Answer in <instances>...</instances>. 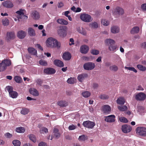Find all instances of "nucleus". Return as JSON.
Wrapping results in <instances>:
<instances>
[{
  "instance_id": "1",
  "label": "nucleus",
  "mask_w": 146,
  "mask_h": 146,
  "mask_svg": "<svg viewBox=\"0 0 146 146\" xmlns=\"http://www.w3.org/2000/svg\"><path fill=\"white\" fill-rule=\"evenodd\" d=\"M46 45L47 47L50 48H60V43L55 38L52 37L48 38L46 41Z\"/></svg>"
},
{
  "instance_id": "2",
  "label": "nucleus",
  "mask_w": 146,
  "mask_h": 146,
  "mask_svg": "<svg viewBox=\"0 0 146 146\" xmlns=\"http://www.w3.org/2000/svg\"><path fill=\"white\" fill-rule=\"evenodd\" d=\"M105 42L109 46L108 49L110 51L114 52L115 51L117 47L116 45H114L115 42L114 40L110 39H107Z\"/></svg>"
},
{
  "instance_id": "3",
  "label": "nucleus",
  "mask_w": 146,
  "mask_h": 146,
  "mask_svg": "<svg viewBox=\"0 0 146 146\" xmlns=\"http://www.w3.org/2000/svg\"><path fill=\"white\" fill-rule=\"evenodd\" d=\"M11 62L9 60L5 59L3 60L0 63V72L3 71L5 70L7 66L11 65Z\"/></svg>"
},
{
  "instance_id": "4",
  "label": "nucleus",
  "mask_w": 146,
  "mask_h": 146,
  "mask_svg": "<svg viewBox=\"0 0 146 146\" xmlns=\"http://www.w3.org/2000/svg\"><path fill=\"white\" fill-rule=\"evenodd\" d=\"M113 13L114 15H122L124 14V11L123 8L118 6L114 9Z\"/></svg>"
},
{
  "instance_id": "5",
  "label": "nucleus",
  "mask_w": 146,
  "mask_h": 146,
  "mask_svg": "<svg viewBox=\"0 0 146 146\" xmlns=\"http://www.w3.org/2000/svg\"><path fill=\"white\" fill-rule=\"evenodd\" d=\"M80 19L83 21L88 23L91 21L92 20L91 16L86 13L81 14L80 15Z\"/></svg>"
},
{
  "instance_id": "6",
  "label": "nucleus",
  "mask_w": 146,
  "mask_h": 146,
  "mask_svg": "<svg viewBox=\"0 0 146 146\" xmlns=\"http://www.w3.org/2000/svg\"><path fill=\"white\" fill-rule=\"evenodd\" d=\"M137 133L139 135L143 136H146V128L139 127H137L136 130Z\"/></svg>"
},
{
  "instance_id": "7",
  "label": "nucleus",
  "mask_w": 146,
  "mask_h": 146,
  "mask_svg": "<svg viewBox=\"0 0 146 146\" xmlns=\"http://www.w3.org/2000/svg\"><path fill=\"white\" fill-rule=\"evenodd\" d=\"M95 64L91 62L86 63L83 65L84 69L88 70H92L95 68Z\"/></svg>"
},
{
  "instance_id": "8",
  "label": "nucleus",
  "mask_w": 146,
  "mask_h": 146,
  "mask_svg": "<svg viewBox=\"0 0 146 146\" xmlns=\"http://www.w3.org/2000/svg\"><path fill=\"white\" fill-rule=\"evenodd\" d=\"M84 127L90 129H92L96 125L95 123L93 121H84L82 123Z\"/></svg>"
},
{
  "instance_id": "9",
  "label": "nucleus",
  "mask_w": 146,
  "mask_h": 146,
  "mask_svg": "<svg viewBox=\"0 0 146 146\" xmlns=\"http://www.w3.org/2000/svg\"><path fill=\"white\" fill-rule=\"evenodd\" d=\"M121 129L123 133H127L131 131L132 128L130 125L125 124L122 126Z\"/></svg>"
},
{
  "instance_id": "10",
  "label": "nucleus",
  "mask_w": 146,
  "mask_h": 146,
  "mask_svg": "<svg viewBox=\"0 0 146 146\" xmlns=\"http://www.w3.org/2000/svg\"><path fill=\"white\" fill-rule=\"evenodd\" d=\"M145 94L142 92H141L137 94L135 96V98L137 100L143 101L146 98Z\"/></svg>"
},
{
  "instance_id": "11",
  "label": "nucleus",
  "mask_w": 146,
  "mask_h": 146,
  "mask_svg": "<svg viewBox=\"0 0 146 146\" xmlns=\"http://www.w3.org/2000/svg\"><path fill=\"white\" fill-rule=\"evenodd\" d=\"M106 118L105 121L108 122H113L115 121L114 118L115 116L113 115H111L105 117Z\"/></svg>"
},
{
  "instance_id": "12",
  "label": "nucleus",
  "mask_w": 146,
  "mask_h": 146,
  "mask_svg": "<svg viewBox=\"0 0 146 146\" xmlns=\"http://www.w3.org/2000/svg\"><path fill=\"white\" fill-rule=\"evenodd\" d=\"M58 35L64 37L66 35V30L63 28H60L58 31Z\"/></svg>"
},
{
  "instance_id": "13",
  "label": "nucleus",
  "mask_w": 146,
  "mask_h": 146,
  "mask_svg": "<svg viewBox=\"0 0 146 146\" xmlns=\"http://www.w3.org/2000/svg\"><path fill=\"white\" fill-rule=\"evenodd\" d=\"M56 72V71L54 69L51 68L45 69L44 70V72L47 74H53Z\"/></svg>"
},
{
  "instance_id": "14",
  "label": "nucleus",
  "mask_w": 146,
  "mask_h": 146,
  "mask_svg": "<svg viewBox=\"0 0 146 146\" xmlns=\"http://www.w3.org/2000/svg\"><path fill=\"white\" fill-rule=\"evenodd\" d=\"M3 5L5 7L9 8H12L13 6L12 2L9 1L3 2Z\"/></svg>"
},
{
  "instance_id": "15",
  "label": "nucleus",
  "mask_w": 146,
  "mask_h": 146,
  "mask_svg": "<svg viewBox=\"0 0 146 146\" xmlns=\"http://www.w3.org/2000/svg\"><path fill=\"white\" fill-rule=\"evenodd\" d=\"M80 49L81 53L86 54L88 51L89 47L86 45H84L81 46Z\"/></svg>"
},
{
  "instance_id": "16",
  "label": "nucleus",
  "mask_w": 146,
  "mask_h": 146,
  "mask_svg": "<svg viewBox=\"0 0 146 146\" xmlns=\"http://www.w3.org/2000/svg\"><path fill=\"white\" fill-rule=\"evenodd\" d=\"M88 76V75L86 73H82L78 75V79L80 82H82Z\"/></svg>"
},
{
  "instance_id": "17",
  "label": "nucleus",
  "mask_w": 146,
  "mask_h": 146,
  "mask_svg": "<svg viewBox=\"0 0 146 146\" xmlns=\"http://www.w3.org/2000/svg\"><path fill=\"white\" fill-rule=\"evenodd\" d=\"M32 16L34 19L36 20L40 18L39 13L36 11H33Z\"/></svg>"
},
{
  "instance_id": "18",
  "label": "nucleus",
  "mask_w": 146,
  "mask_h": 146,
  "mask_svg": "<svg viewBox=\"0 0 146 146\" xmlns=\"http://www.w3.org/2000/svg\"><path fill=\"white\" fill-rule=\"evenodd\" d=\"M54 64L59 67H63L64 66L63 62L61 60L58 59H56L54 61Z\"/></svg>"
},
{
  "instance_id": "19",
  "label": "nucleus",
  "mask_w": 146,
  "mask_h": 146,
  "mask_svg": "<svg viewBox=\"0 0 146 146\" xmlns=\"http://www.w3.org/2000/svg\"><path fill=\"white\" fill-rule=\"evenodd\" d=\"M26 33L25 31L21 30L18 32L17 36L20 39H23L26 36Z\"/></svg>"
},
{
  "instance_id": "20",
  "label": "nucleus",
  "mask_w": 146,
  "mask_h": 146,
  "mask_svg": "<svg viewBox=\"0 0 146 146\" xmlns=\"http://www.w3.org/2000/svg\"><path fill=\"white\" fill-rule=\"evenodd\" d=\"M71 54L68 52H65L62 56L63 58L65 60H69L71 59Z\"/></svg>"
},
{
  "instance_id": "21",
  "label": "nucleus",
  "mask_w": 146,
  "mask_h": 146,
  "mask_svg": "<svg viewBox=\"0 0 146 146\" xmlns=\"http://www.w3.org/2000/svg\"><path fill=\"white\" fill-rule=\"evenodd\" d=\"M102 109L104 112L105 113H109L111 110L110 107L108 105L104 106Z\"/></svg>"
},
{
  "instance_id": "22",
  "label": "nucleus",
  "mask_w": 146,
  "mask_h": 146,
  "mask_svg": "<svg viewBox=\"0 0 146 146\" xmlns=\"http://www.w3.org/2000/svg\"><path fill=\"white\" fill-rule=\"evenodd\" d=\"M29 92L31 94L35 96H38L39 95L38 92L35 88H30L29 90Z\"/></svg>"
},
{
  "instance_id": "23",
  "label": "nucleus",
  "mask_w": 146,
  "mask_h": 146,
  "mask_svg": "<svg viewBox=\"0 0 146 146\" xmlns=\"http://www.w3.org/2000/svg\"><path fill=\"white\" fill-rule=\"evenodd\" d=\"M28 50L29 53L32 55H35L37 54V50L33 47H29Z\"/></svg>"
},
{
  "instance_id": "24",
  "label": "nucleus",
  "mask_w": 146,
  "mask_h": 146,
  "mask_svg": "<svg viewBox=\"0 0 146 146\" xmlns=\"http://www.w3.org/2000/svg\"><path fill=\"white\" fill-rule=\"evenodd\" d=\"M15 37V33L13 32H8L7 33V38L8 39H13Z\"/></svg>"
},
{
  "instance_id": "25",
  "label": "nucleus",
  "mask_w": 146,
  "mask_h": 146,
  "mask_svg": "<svg viewBox=\"0 0 146 146\" xmlns=\"http://www.w3.org/2000/svg\"><path fill=\"white\" fill-rule=\"evenodd\" d=\"M57 104L61 107H65L67 106V103L65 101L61 100L57 102Z\"/></svg>"
},
{
  "instance_id": "26",
  "label": "nucleus",
  "mask_w": 146,
  "mask_h": 146,
  "mask_svg": "<svg viewBox=\"0 0 146 146\" xmlns=\"http://www.w3.org/2000/svg\"><path fill=\"white\" fill-rule=\"evenodd\" d=\"M119 28L117 26H114L111 27V32L113 33H118L119 31Z\"/></svg>"
},
{
  "instance_id": "27",
  "label": "nucleus",
  "mask_w": 146,
  "mask_h": 146,
  "mask_svg": "<svg viewBox=\"0 0 146 146\" xmlns=\"http://www.w3.org/2000/svg\"><path fill=\"white\" fill-rule=\"evenodd\" d=\"M77 31L80 33L82 35L86 36V35L87 33L86 30L84 28H82L81 29L80 28H78L77 29Z\"/></svg>"
},
{
  "instance_id": "28",
  "label": "nucleus",
  "mask_w": 146,
  "mask_h": 146,
  "mask_svg": "<svg viewBox=\"0 0 146 146\" xmlns=\"http://www.w3.org/2000/svg\"><path fill=\"white\" fill-rule=\"evenodd\" d=\"M57 22L62 25H67L68 23L67 21L63 19H59L57 20Z\"/></svg>"
},
{
  "instance_id": "29",
  "label": "nucleus",
  "mask_w": 146,
  "mask_h": 146,
  "mask_svg": "<svg viewBox=\"0 0 146 146\" xmlns=\"http://www.w3.org/2000/svg\"><path fill=\"white\" fill-rule=\"evenodd\" d=\"M139 28L138 27H133L131 31V34H134L139 33Z\"/></svg>"
},
{
  "instance_id": "30",
  "label": "nucleus",
  "mask_w": 146,
  "mask_h": 146,
  "mask_svg": "<svg viewBox=\"0 0 146 146\" xmlns=\"http://www.w3.org/2000/svg\"><path fill=\"white\" fill-rule=\"evenodd\" d=\"M117 102L119 104L123 105L125 102V100L123 98L120 97L117 99Z\"/></svg>"
},
{
  "instance_id": "31",
  "label": "nucleus",
  "mask_w": 146,
  "mask_h": 146,
  "mask_svg": "<svg viewBox=\"0 0 146 146\" xmlns=\"http://www.w3.org/2000/svg\"><path fill=\"white\" fill-rule=\"evenodd\" d=\"M29 34L31 36H35V30L31 28H29L28 30Z\"/></svg>"
},
{
  "instance_id": "32",
  "label": "nucleus",
  "mask_w": 146,
  "mask_h": 146,
  "mask_svg": "<svg viewBox=\"0 0 146 146\" xmlns=\"http://www.w3.org/2000/svg\"><path fill=\"white\" fill-rule=\"evenodd\" d=\"M54 135L56 138H58L60 136L59 130L57 128H54L53 129Z\"/></svg>"
},
{
  "instance_id": "33",
  "label": "nucleus",
  "mask_w": 146,
  "mask_h": 146,
  "mask_svg": "<svg viewBox=\"0 0 146 146\" xmlns=\"http://www.w3.org/2000/svg\"><path fill=\"white\" fill-rule=\"evenodd\" d=\"M90 26L93 29H96L98 27V24L97 22H92L90 24Z\"/></svg>"
},
{
  "instance_id": "34",
  "label": "nucleus",
  "mask_w": 146,
  "mask_h": 146,
  "mask_svg": "<svg viewBox=\"0 0 146 146\" xmlns=\"http://www.w3.org/2000/svg\"><path fill=\"white\" fill-rule=\"evenodd\" d=\"M16 130L17 132L23 133L25 131V129L24 127H21L17 128Z\"/></svg>"
},
{
  "instance_id": "35",
  "label": "nucleus",
  "mask_w": 146,
  "mask_h": 146,
  "mask_svg": "<svg viewBox=\"0 0 146 146\" xmlns=\"http://www.w3.org/2000/svg\"><path fill=\"white\" fill-rule=\"evenodd\" d=\"M10 96L13 98H15L17 97L18 94L17 92L13 90L9 93Z\"/></svg>"
},
{
  "instance_id": "36",
  "label": "nucleus",
  "mask_w": 146,
  "mask_h": 146,
  "mask_svg": "<svg viewBox=\"0 0 146 146\" xmlns=\"http://www.w3.org/2000/svg\"><path fill=\"white\" fill-rule=\"evenodd\" d=\"M14 80L15 81L18 83H21L22 80V78L20 76H16L15 77Z\"/></svg>"
},
{
  "instance_id": "37",
  "label": "nucleus",
  "mask_w": 146,
  "mask_h": 146,
  "mask_svg": "<svg viewBox=\"0 0 146 146\" xmlns=\"http://www.w3.org/2000/svg\"><path fill=\"white\" fill-rule=\"evenodd\" d=\"M29 112V109L26 108H22V110L21 111V113L24 115L27 114Z\"/></svg>"
},
{
  "instance_id": "38",
  "label": "nucleus",
  "mask_w": 146,
  "mask_h": 146,
  "mask_svg": "<svg viewBox=\"0 0 146 146\" xmlns=\"http://www.w3.org/2000/svg\"><path fill=\"white\" fill-rule=\"evenodd\" d=\"M67 82L68 84H74L76 82V79L74 78L71 77L68 79Z\"/></svg>"
},
{
  "instance_id": "39",
  "label": "nucleus",
  "mask_w": 146,
  "mask_h": 146,
  "mask_svg": "<svg viewBox=\"0 0 146 146\" xmlns=\"http://www.w3.org/2000/svg\"><path fill=\"white\" fill-rule=\"evenodd\" d=\"M118 109L120 111H124L127 109V106H121L118 107Z\"/></svg>"
},
{
  "instance_id": "40",
  "label": "nucleus",
  "mask_w": 146,
  "mask_h": 146,
  "mask_svg": "<svg viewBox=\"0 0 146 146\" xmlns=\"http://www.w3.org/2000/svg\"><path fill=\"white\" fill-rule=\"evenodd\" d=\"M88 139V137L87 136L83 135L79 137L78 140L80 141H84Z\"/></svg>"
},
{
  "instance_id": "41",
  "label": "nucleus",
  "mask_w": 146,
  "mask_h": 146,
  "mask_svg": "<svg viewBox=\"0 0 146 146\" xmlns=\"http://www.w3.org/2000/svg\"><path fill=\"white\" fill-rule=\"evenodd\" d=\"M137 67L140 70L142 71H145L146 70V68L145 66L141 64H138L137 65Z\"/></svg>"
},
{
  "instance_id": "42",
  "label": "nucleus",
  "mask_w": 146,
  "mask_h": 146,
  "mask_svg": "<svg viewBox=\"0 0 146 146\" xmlns=\"http://www.w3.org/2000/svg\"><path fill=\"white\" fill-rule=\"evenodd\" d=\"M12 143L15 146H20L21 144L20 141L17 140H13Z\"/></svg>"
},
{
  "instance_id": "43",
  "label": "nucleus",
  "mask_w": 146,
  "mask_h": 146,
  "mask_svg": "<svg viewBox=\"0 0 146 146\" xmlns=\"http://www.w3.org/2000/svg\"><path fill=\"white\" fill-rule=\"evenodd\" d=\"M110 69L113 71H117L118 70V67L115 65H113L111 66L110 68Z\"/></svg>"
},
{
  "instance_id": "44",
  "label": "nucleus",
  "mask_w": 146,
  "mask_h": 146,
  "mask_svg": "<svg viewBox=\"0 0 146 146\" xmlns=\"http://www.w3.org/2000/svg\"><path fill=\"white\" fill-rule=\"evenodd\" d=\"M82 95L85 98H88L89 97L90 95V93L88 91H85L82 93Z\"/></svg>"
},
{
  "instance_id": "45",
  "label": "nucleus",
  "mask_w": 146,
  "mask_h": 146,
  "mask_svg": "<svg viewBox=\"0 0 146 146\" xmlns=\"http://www.w3.org/2000/svg\"><path fill=\"white\" fill-rule=\"evenodd\" d=\"M16 13L19 15L17 17L18 19H21V17L24 15V13L22 11H18L16 12Z\"/></svg>"
},
{
  "instance_id": "46",
  "label": "nucleus",
  "mask_w": 146,
  "mask_h": 146,
  "mask_svg": "<svg viewBox=\"0 0 146 146\" xmlns=\"http://www.w3.org/2000/svg\"><path fill=\"white\" fill-rule=\"evenodd\" d=\"M29 138L33 142L35 143L36 141V137L33 134H31L30 135Z\"/></svg>"
},
{
  "instance_id": "47",
  "label": "nucleus",
  "mask_w": 146,
  "mask_h": 146,
  "mask_svg": "<svg viewBox=\"0 0 146 146\" xmlns=\"http://www.w3.org/2000/svg\"><path fill=\"white\" fill-rule=\"evenodd\" d=\"M2 22L3 25L4 26H7L9 23V21L8 19H3Z\"/></svg>"
},
{
  "instance_id": "48",
  "label": "nucleus",
  "mask_w": 146,
  "mask_h": 146,
  "mask_svg": "<svg viewBox=\"0 0 146 146\" xmlns=\"http://www.w3.org/2000/svg\"><path fill=\"white\" fill-rule=\"evenodd\" d=\"M101 23L103 25L107 26L109 24L110 22L108 21L105 19H103L101 21Z\"/></svg>"
},
{
  "instance_id": "49",
  "label": "nucleus",
  "mask_w": 146,
  "mask_h": 146,
  "mask_svg": "<svg viewBox=\"0 0 146 146\" xmlns=\"http://www.w3.org/2000/svg\"><path fill=\"white\" fill-rule=\"evenodd\" d=\"M119 121L121 122L127 123L128 122V120L124 117H120L119 118Z\"/></svg>"
},
{
  "instance_id": "50",
  "label": "nucleus",
  "mask_w": 146,
  "mask_h": 146,
  "mask_svg": "<svg viewBox=\"0 0 146 146\" xmlns=\"http://www.w3.org/2000/svg\"><path fill=\"white\" fill-rule=\"evenodd\" d=\"M125 68L126 69H127L129 70L132 71L134 72L135 73L137 72V71L136 70L134 67H125Z\"/></svg>"
},
{
  "instance_id": "51",
  "label": "nucleus",
  "mask_w": 146,
  "mask_h": 146,
  "mask_svg": "<svg viewBox=\"0 0 146 146\" xmlns=\"http://www.w3.org/2000/svg\"><path fill=\"white\" fill-rule=\"evenodd\" d=\"M91 52L92 54L97 55L99 54V52L97 50L93 49L91 50Z\"/></svg>"
},
{
  "instance_id": "52",
  "label": "nucleus",
  "mask_w": 146,
  "mask_h": 146,
  "mask_svg": "<svg viewBox=\"0 0 146 146\" xmlns=\"http://www.w3.org/2000/svg\"><path fill=\"white\" fill-rule=\"evenodd\" d=\"M39 64L41 65L46 66L47 65V62L43 60H40L39 61Z\"/></svg>"
},
{
  "instance_id": "53",
  "label": "nucleus",
  "mask_w": 146,
  "mask_h": 146,
  "mask_svg": "<svg viewBox=\"0 0 146 146\" xmlns=\"http://www.w3.org/2000/svg\"><path fill=\"white\" fill-rule=\"evenodd\" d=\"M100 98L102 99H106L109 98L108 96L105 94H102L99 96Z\"/></svg>"
},
{
  "instance_id": "54",
  "label": "nucleus",
  "mask_w": 146,
  "mask_h": 146,
  "mask_svg": "<svg viewBox=\"0 0 146 146\" xmlns=\"http://www.w3.org/2000/svg\"><path fill=\"white\" fill-rule=\"evenodd\" d=\"M141 8L144 12L146 11V3L142 4L141 6Z\"/></svg>"
},
{
  "instance_id": "55",
  "label": "nucleus",
  "mask_w": 146,
  "mask_h": 146,
  "mask_svg": "<svg viewBox=\"0 0 146 146\" xmlns=\"http://www.w3.org/2000/svg\"><path fill=\"white\" fill-rule=\"evenodd\" d=\"M6 90L9 92V93L10 92H11L13 91L12 87L10 86H7L6 87Z\"/></svg>"
},
{
  "instance_id": "56",
  "label": "nucleus",
  "mask_w": 146,
  "mask_h": 146,
  "mask_svg": "<svg viewBox=\"0 0 146 146\" xmlns=\"http://www.w3.org/2000/svg\"><path fill=\"white\" fill-rule=\"evenodd\" d=\"M36 82L39 85L41 86L42 83V81L41 79H38L36 80Z\"/></svg>"
},
{
  "instance_id": "57",
  "label": "nucleus",
  "mask_w": 146,
  "mask_h": 146,
  "mask_svg": "<svg viewBox=\"0 0 146 146\" xmlns=\"http://www.w3.org/2000/svg\"><path fill=\"white\" fill-rule=\"evenodd\" d=\"M40 131L41 133H43V132H44L45 133H46L48 132V129L46 128L43 127L42 128Z\"/></svg>"
},
{
  "instance_id": "58",
  "label": "nucleus",
  "mask_w": 146,
  "mask_h": 146,
  "mask_svg": "<svg viewBox=\"0 0 146 146\" xmlns=\"http://www.w3.org/2000/svg\"><path fill=\"white\" fill-rule=\"evenodd\" d=\"M5 136L7 138H11L12 136V135L9 133H7L5 134Z\"/></svg>"
},
{
  "instance_id": "59",
  "label": "nucleus",
  "mask_w": 146,
  "mask_h": 146,
  "mask_svg": "<svg viewBox=\"0 0 146 146\" xmlns=\"http://www.w3.org/2000/svg\"><path fill=\"white\" fill-rule=\"evenodd\" d=\"M76 126L73 125H70L68 127V129L70 130L74 129L76 128Z\"/></svg>"
},
{
  "instance_id": "60",
  "label": "nucleus",
  "mask_w": 146,
  "mask_h": 146,
  "mask_svg": "<svg viewBox=\"0 0 146 146\" xmlns=\"http://www.w3.org/2000/svg\"><path fill=\"white\" fill-rule=\"evenodd\" d=\"M64 6V4L62 2L58 3V8H60Z\"/></svg>"
},
{
  "instance_id": "61",
  "label": "nucleus",
  "mask_w": 146,
  "mask_h": 146,
  "mask_svg": "<svg viewBox=\"0 0 146 146\" xmlns=\"http://www.w3.org/2000/svg\"><path fill=\"white\" fill-rule=\"evenodd\" d=\"M38 146H48L46 143H45L42 142H40L38 144Z\"/></svg>"
},
{
  "instance_id": "62",
  "label": "nucleus",
  "mask_w": 146,
  "mask_h": 146,
  "mask_svg": "<svg viewBox=\"0 0 146 146\" xmlns=\"http://www.w3.org/2000/svg\"><path fill=\"white\" fill-rule=\"evenodd\" d=\"M70 42H72L71 43H69V45H72L74 44V40L73 38H71L70 39Z\"/></svg>"
},
{
  "instance_id": "63",
  "label": "nucleus",
  "mask_w": 146,
  "mask_h": 146,
  "mask_svg": "<svg viewBox=\"0 0 146 146\" xmlns=\"http://www.w3.org/2000/svg\"><path fill=\"white\" fill-rule=\"evenodd\" d=\"M136 89L137 90H143V88L141 86H139L138 87V88Z\"/></svg>"
},
{
  "instance_id": "64",
  "label": "nucleus",
  "mask_w": 146,
  "mask_h": 146,
  "mask_svg": "<svg viewBox=\"0 0 146 146\" xmlns=\"http://www.w3.org/2000/svg\"><path fill=\"white\" fill-rule=\"evenodd\" d=\"M96 61L98 62H100L102 61V57L101 56L99 57L96 59Z\"/></svg>"
}]
</instances>
